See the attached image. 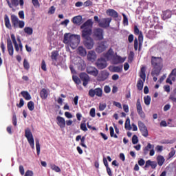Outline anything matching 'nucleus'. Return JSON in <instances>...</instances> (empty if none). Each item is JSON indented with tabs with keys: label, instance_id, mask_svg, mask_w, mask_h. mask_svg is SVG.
<instances>
[{
	"label": "nucleus",
	"instance_id": "obj_41",
	"mask_svg": "<svg viewBox=\"0 0 176 176\" xmlns=\"http://www.w3.org/2000/svg\"><path fill=\"white\" fill-rule=\"evenodd\" d=\"M28 108L29 111H34V109H35V104L32 101H30L28 102Z\"/></svg>",
	"mask_w": 176,
	"mask_h": 176
},
{
	"label": "nucleus",
	"instance_id": "obj_28",
	"mask_svg": "<svg viewBox=\"0 0 176 176\" xmlns=\"http://www.w3.org/2000/svg\"><path fill=\"white\" fill-rule=\"evenodd\" d=\"M155 146L152 145L151 143H148L147 146L143 149L144 155H148L149 153V150L154 149Z\"/></svg>",
	"mask_w": 176,
	"mask_h": 176
},
{
	"label": "nucleus",
	"instance_id": "obj_37",
	"mask_svg": "<svg viewBox=\"0 0 176 176\" xmlns=\"http://www.w3.org/2000/svg\"><path fill=\"white\" fill-rule=\"evenodd\" d=\"M36 149L37 152V155L39 156L41 154V144H39V140L36 139Z\"/></svg>",
	"mask_w": 176,
	"mask_h": 176
},
{
	"label": "nucleus",
	"instance_id": "obj_10",
	"mask_svg": "<svg viewBox=\"0 0 176 176\" xmlns=\"http://www.w3.org/2000/svg\"><path fill=\"white\" fill-rule=\"evenodd\" d=\"M138 127L140 131L142 133V135H143V137H145V138L148 137V128L146 127L145 124L142 121H138Z\"/></svg>",
	"mask_w": 176,
	"mask_h": 176
},
{
	"label": "nucleus",
	"instance_id": "obj_56",
	"mask_svg": "<svg viewBox=\"0 0 176 176\" xmlns=\"http://www.w3.org/2000/svg\"><path fill=\"white\" fill-rule=\"evenodd\" d=\"M148 35L150 36V38H153V36L156 35V32L155 30H149Z\"/></svg>",
	"mask_w": 176,
	"mask_h": 176
},
{
	"label": "nucleus",
	"instance_id": "obj_8",
	"mask_svg": "<svg viewBox=\"0 0 176 176\" xmlns=\"http://www.w3.org/2000/svg\"><path fill=\"white\" fill-rule=\"evenodd\" d=\"M97 76L98 82H104V80H107L108 78H109V72H108L107 70H103L100 72Z\"/></svg>",
	"mask_w": 176,
	"mask_h": 176
},
{
	"label": "nucleus",
	"instance_id": "obj_58",
	"mask_svg": "<svg viewBox=\"0 0 176 176\" xmlns=\"http://www.w3.org/2000/svg\"><path fill=\"white\" fill-rule=\"evenodd\" d=\"M16 107H18V108H22V107H24V100H23V98L20 99L19 104H17Z\"/></svg>",
	"mask_w": 176,
	"mask_h": 176
},
{
	"label": "nucleus",
	"instance_id": "obj_53",
	"mask_svg": "<svg viewBox=\"0 0 176 176\" xmlns=\"http://www.w3.org/2000/svg\"><path fill=\"white\" fill-rule=\"evenodd\" d=\"M41 69H43V71H47V69L46 68V62H45V60L41 61Z\"/></svg>",
	"mask_w": 176,
	"mask_h": 176
},
{
	"label": "nucleus",
	"instance_id": "obj_22",
	"mask_svg": "<svg viewBox=\"0 0 176 176\" xmlns=\"http://www.w3.org/2000/svg\"><path fill=\"white\" fill-rule=\"evenodd\" d=\"M82 16L78 15L72 18V21L74 24H76V25H80L82 24Z\"/></svg>",
	"mask_w": 176,
	"mask_h": 176
},
{
	"label": "nucleus",
	"instance_id": "obj_51",
	"mask_svg": "<svg viewBox=\"0 0 176 176\" xmlns=\"http://www.w3.org/2000/svg\"><path fill=\"white\" fill-rule=\"evenodd\" d=\"M169 100H170V101H172V102H176L175 94H171L169 96Z\"/></svg>",
	"mask_w": 176,
	"mask_h": 176
},
{
	"label": "nucleus",
	"instance_id": "obj_54",
	"mask_svg": "<svg viewBox=\"0 0 176 176\" xmlns=\"http://www.w3.org/2000/svg\"><path fill=\"white\" fill-rule=\"evenodd\" d=\"M89 115H90V116H91V118H95L96 117V109H94V108L91 109Z\"/></svg>",
	"mask_w": 176,
	"mask_h": 176
},
{
	"label": "nucleus",
	"instance_id": "obj_49",
	"mask_svg": "<svg viewBox=\"0 0 176 176\" xmlns=\"http://www.w3.org/2000/svg\"><path fill=\"white\" fill-rule=\"evenodd\" d=\"M132 144H133V145H135V144H138V137L137 136V135H134L132 137Z\"/></svg>",
	"mask_w": 176,
	"mask_h": 176
},
{
	"label": "nucleus",
	"instance_id": "obj_47",
	"mask_svg": "<svg viewBox=\"0 0 176 176\" xmlns=\"http://www.w3.org/2000/svg\"><path fill=\"white\" fill-rule=\"evenodd\" d=\"M172 80H175V77L170 76V74H169L168 78L166 79V83H169V85H173Z\"/></svg>",
	"mask_w": 176,
	"mask_h": 176
},
{
	"label": "nucleus",
	"instance_id": "obj_18",
	"mask_svg": "<svg viewBox=\"0 0 176 176\" xmlns=\"http://www.w3.org/2000/svg\"><path fill=\"white\" fill-rule=\"evenodd\" d=\"M108 48V46L105 45V41H101L98 47H96V50L97 53H102V52H105L107 49Z\"/></svg>",
	"mask_w": 176,
	"mask_h": 176
},
{
	"label": "nucleus",
	"instance_id": "obj_1",
	"mask_svg": "<svg viewBox=\"0 0 176 176\" xmlns=\"http://www.w3.org/2000/svg\"><path fill=\"white\" fill-rule=\"evenodd\" d=\"M93 20L88 19L81 26V36L83 40V45L88 50H91L94 47V39L91 38L93 34Z\"/></svg>",
	"mask_w": 176,
	"mask_h": 176
},
{
	"label": "nucleus",
	"instance_id": "obj_36",
	"mask_svg": "<svg viewBox=\"0 0 176 176\" xmlns=\"http://www.w3.org/2000/svg\"><path fill=\"white\" fill-rule=\"evenodd\" d=\"M24 32H25V34H27L28 35H32L34 30L32 29V28L25 27L24 28Z\"/></svg>",
	"mask_w": 176,
	"mask_h": 176
},
{
	"label": "nucleus",
	"instance_id": "obj_50",
	"mask_svg": "<svg viewBox=\"0 0 176 176\" xmlns=\"http://www.w3.org/2000/svg\"><path fill=\"white\" fill-rule=\"evenodd\" d=\"M85 141H86V138L85 136H82L80 140L81 143L80 144V145H81V146H82L83 148H87V146L85 144Z\"/></svg>",
	"mask_w": 176,
	"mask_h": 176
},
{
	"label": "nucleus",
	"instance_id": "obj_23",
	"mask_svg": "<svg viewBox=\"0 0 176 176\" xmlns=\"http://www.w3.org/2000/svg\"><path fill=\"white\" fill-rule=\"evenodd\" d=\"M49 96V91L45 88L42 89L40 91V97L42 100H46Z\"/></svg>",
	"mask_w": 176,
	"mask_h": 176
},
{
	"label": "nucleus",
	"instance_id": "obj_3",
	"mask_svg": "<svg viewBox=\"0 0 176 176\" xmlns=\"http://www.w3.org/2000/svg\"><path fill=\"white\" fill-rule=\"evenodd\" d=\"M133 32L135 35H139L138 38H135L134 39V50L135 52H137V50L141 52V47H142V42H144V35L142 34V32H140V29L137 25H134Z\"/></svg>",
	"mask_w": 176,
	"mask_h": 176
},
{
	"label": "nucleus",
	"instance_id": "obj_29",
	"mask_svg": "<svg viewBox=\"0 0 176 176\" xmlns=\"http://www.w3.org/2000/svg\"><path fill=\"white\" fill-rule=\"evenodd\" d=\"M4 23L6 28L8 30H12V25L10 24V20L9 19V16L8 15L4 16Z\"/></svg>",
	"mask_w": 176,
	"mask_h": 176
},
{
	"label": "nucleus",
	"instance_id": "obj_57",
	"mask_svg": "<svg viewBox=\"0 0 176 176\" xmlns=\"http://www.w3.org/2000/svg\"><path fill=\"white\" fill-rule=\"evenodd\" d=\"M80 127V129L82 130V131H87V127L86 126V123H81Z\"/></svg>",
	"mask_w": 176,
	"mask_h": 176
},
{
	"label": "nucleus",
	"instance_id": "obj_26",
	"mask_svg": "<svg viewBox=\"0 0 176 176\" xmlns=\"http://www.w3.org/2000/svg\"><path fill=\"white\" fill-rule=\"evenodd\" d=\"M113 64L118 65L124 63V59L122 56H116L113 58Z\"/></svg>",
	"mask_w": 176,
	"mask_h": 176
},
{
	"label": "nucleus",
	"instance_id": "obj_45",
	"mask_svg": "<svg viewBox=\"0 0 176 176\" xmlns=\"http://www.w3.org/2000/svg\"><path fill=\"white\" fill-rule=\"evenodd\" d=\"M72 79L76 85H80V79H79V77H78V76H73Z\"/></svg>",
	"mask_w": 176,
	"mask_h": 176
},
{
	"label": "nucleus",
	"instance_id": "obj_55",
	"mask_svg": "<svg viewBox=\"0 0 176 176\" xmlns=\"http://www.w3.org/2000/svg\"><path fill=\"white\" fill-rule=\"evenodd\" d=\"M12 124L14 126H17V117L16 114H14L12 116Z\"/></svg>",
	"mask_w": 176,
	"mask_h": 176
},
{
	"label": "nucleus",
	"instance_id": "obj_11",
	"mask_svg": "<svg viewBox=\"0 0 176 176\" xmlns=\"http://www.w3.org/2000/svg\"><path fill=\"white\" fill-rule=\"evenodd\" d=\"M111 21H112V18H102L100 19L98 25L101 28H108L111 24Z\"/></svg>",
	"mask_w": 176,
	"mask_h": 176
},
{
	"label": "nucleus",
	"instance_id": "obj_24",
	"mask_svg": "<svg viewBox=\"0 0 176 176\" xmlns=\"http://www.w3.org/2000/svg\"><path fill=\"white\" fill-rule=\"evenodd\" d=\"M77 52L80 56L82 57H85V56L87 55V52L86 51V49L83 47L82 46H80L77 49Z\"/></svg>",
	"mask_w": 176,
	"mask_h": 176
},
{
	"label": "nucleus",
	"instance_id": "obj_38",
	"mask_svg": "<svg viewBox=\"0 0 176 176\" xmlns=\"http://www.w3.org/2000/svg\"><path fill=\"white\" fill-rule=\"evenodd\" d=\"M57 57H58V51H53L52 52L51 58L53 61H57Z\"/></svg>",
	"mask_w": 176,
	"mask_h": 176
},
{
	"label": "nucleus",
	"instance_id": "obj_19",
	"mask_svg": "<svg viewBox=\"0 0 176 176\" xmlns=\"http://www.w3.org/2000/svg\"><path fill=\"white\" fill-rule=\"evenodd\" d=\"M56 123L60 129L65 128V119L60 116L56 117Z\"/></svg>",
	"mask_w": 176,
	"mask_h": 176
},
{
	"label": "nucleus",
	"instance_id": "obj_60",
	"mask_svg": "<svg viewBox=\"0 0 176 176\" xmlns=\"http://www.w3.org/2000/svg\"><path fill=\"white\" fill-rule=\"evenodd\" d=\"M129 60L130 61H133V59L134 58V52L133 51H131L129 52V57H128Z\"/></svg>",
	"mask_w": 176,
	"mask_h": 176
},
{
	"label": "nucleus",
	"instance_id": "obj_59",
	"mask_svg": "<svg viewBox=\"0 0 176 176\" xmlns=\"http://www.w3.org/2000/svg\"><path fill=\"white\" fill-rule=\"evenodd\" d=\"M32 2L34 8H39L40 5L39 1L38 0H32Z\"/></svg>",
	"mask_w": 176,
	"mask_h": 176
},
{
	"label": "nucleus",
	"instance_id": "obj_17",
	"mask_svg": "<svg viewBox=\"0 0 176 176\" xmlns=\"http://www.w3.org/2000/svg\"><path fill=\"white\" fill-rule=\"evenodd\" d=\"M7 49L8 51V54L13 57L14 53V49L13 48V44L12 43V40L10 38L7 39Z\"/></svg>",
	"mask_w": 176,
	"mask_h": 176
},
{
	"label": "nucleus",
	"instance_id": "obj_48",
	"mask_svg": "<svg viewBox=\"0 0 176 176\" xmlns=\"http://www.w3.org/2000/svg\"><path fill=\"white\" fill-rule=\"evenodd\" d=\"M84 6L85 8H88L89 6H93V1H91V0H87L84 3Z\"/></svg>",
	"mask_w": 176,
	"mask_h": 176
},
{
	"label": "nucleus",
	"instance_id": "obj_16",
	"mask_svg": "<svg viewBox=\"0 0 176 176\" xmlns=\"http://www.w3.org/2000/svg\"><path fill=\"white\" fill-rule=\"evenodd\" d=\"M104 57L107 61L113 60V57H115V52H113V49L109 48L107 53L104 54Z\"/></svg>",
	"mask_w": 176,
	"mask_h": 176
},
{
	"label": "nucleus",
	"instance_id": "obj_31",
	"mask_svg": "<svg viewBox=\"0 0 176 176\" xmlns=\"http://www.w3.org/2000/svg\"><path fill=\"white\" fill-rule=\"evenodd\" d=\"M21 94L22 96V97H23V98H25V100H26L27 101H30V100H31V94H30V93H28V91H22L21 92Z\"/></svg>",
	"mask_w": 176,
	"mask_h": 176
},
{
	"label": "nucleus",
	"instance_id": "obj_44",
	"mask_svg": "<svg viewBox=\"0 0 176 176\" xmlns=\"http://www.w3.org/2000/svg\"><path fill=\"white\" fill-rule=\"evenodd\" d=\"M110 135L111 137H113L114 138H118V135L115 134V130L113 129V127L110 126Z\"/></svg>",
	"mask_w": 176,
	"mask_h": 176
},
{
	"label": "nucleus",
	"instance_id": "obj_20",
	"mask_svg": "<svg viewBox=\"0 0 176 176\" xmlns=\"http://www.w3.org/2000/svg\"><path fill=\"white\" fill-rule=\"evenodd\" d=\"M106 13L107 16H110V17H113V19H118L119 17V13L113 9H108Z\"/></svg>",
	"mask_w": 176,
	"mask_h": 176
},
{
	"label": "nucleus",
	"instance_id": "obj_27",
	"mask_svg": "<svg viewBox=\"0 0 176 176\" xmlns=\"http://www.w3.org/2000/svg\"><path fill=\"white\" fill-rule=\"evenodd\" d=\"M172 15H173V12H171L170 10H167L163 12L162 19L163 20H167V19H170Z\"/></svg>",
	"mask_w": 176,
	"mask_h": 176
},
{
	"label": "nucleus",
	"instance_id": "obj_43",
	"mask_svg": "<svg viewBox=\"0 0 176 176\" xmlns=\"http://www.w3.org/2000/svg\"><path fill=\"white\" fill-rule=\"evenodd\" d=\"M123 16V24L124 25H129V19L127 18V16L124 13H122Z\"/></svg>",
	"mask_w": 176,
	"mask_h": 176
},
{
	"label": "nucleus",
	"instance_id": "obj_32",
	"mask_svg": "<svg viewBox=\"0 0 176 176\" xmlns=\"http://www.w3.org/2000/svg\"><path fill=\"white\" fill-rule=\"evenodd\" d=\"M164 162H166V160L164 159V157H163V155H158L157 157V162L158 166H163V164H164Z\"/></svg>",
	"mask_w": 176,
	"mask_h": 176
},
{
	"label": "nucleus",
	"instance_id": "obj_2",
	"mask_svg": "<svg viewBox=\"0 0 176 176\" xmlns=\"http://www.w3.org/2000/svg\"><path fill=\"white\" fill-rule=\"evenodd\" d=\"M151 65L153 68L151 72V76H159L162 69H163V58L162 57L151 56Z\"/></svg>",
	"mask_w": 176,
	"mask_h": 176
},
{
	"label": "nucleus",
	"instance_id": "obj_39",
	"mask_svg": "<svg viewBox=\"0 0 176 176\" xmlns=\"http://www.w3.org/2000/svg\"><path fill=\"white\" fill-rule=\"evenodd\" d=\"M50 168H51V170H53L56 173H60L61 172V169L60 168V167H58L56 164L50 165Z\"/></svg>",
	"mask_w": 176,
	"mask_h": 176
},
{
	"label": "nucleus",
	"instance_id": "obj_40",
	"mask_svg": "<svg viewBox=\"0 0 176 176\" xmlns=\"http://www.w3.org/2000/svg\"><path fill=\"white\" fill-rule=\"evenodd\" d=\"M124 128L126 130H131V125H130V118H127L126 120Z\"/></svg>",
	"mask_w": 176,
	"mask_h": 176
},
{
	"label": "nucleus",
	"instance_id": "obj_9",
	"mask_svg": "<svg viewBox=\"0 0 176 176\" xmlns=\"http://www.w3.org/2000/svg\"><path fill=\"white\" fill-rule=\"evenodd\" d=\"M94 36L98 41H102L104 39V30L101 28H96L94 30Z\"/></svg>",
	"mask_w": 176,
	"mask_h": 176
},
{
	"label": "nucleus",
	"instance_id": "obj_5",
	"mask_svg": "<svg viewBox=\"0 0 176 176\" xmlns=\"http://www.w3.org/2000/svg\"><path fill=\"white\" fill-rule=\"evenodd\" d=\"M25 137L27 138L28 142H29L32 149H35L34 136L32 135V132H31V129H30V128H27L25 130Z\"/></svg>",
	"mask_w": 176,
	"mask_h": 176
},
{
	"label": "nucleus",
	"instance_id": "obj_35",
	"mask_svg": "<svg viewBox=\"0 0 176 176\" xmlns=\"http://www.w3.org/2000/svg\"><path fill=\"white\" fill-rule=\"evenodd\" d=\"M137 89L138 90H142V89H144V81H142V80L140 79L138 81V83L136 85Z\"/></svg>",
	"mask_w": 176,
	"mask_h": 176
},
{
	"label": "nucleus",
	"instance_id": "obj_33",
	"mask_svg": "<svg viewBox=\"0 0 176 176\" xmlns=\"http://www.w3.org/2000/svg\"><path fill=\"white\" fill-rule=\"evenodd\" d=\"M11 39L12 41V43H14L16 52H19V43H17V41H16V36H14V34H11Z\"/></svg>",
	"mask_w": 176,
	"mask_h": 176
},
{
	"label": "nucleus",
	"instance_id": "obj_46",
	"mask_svg": "<svg viewBox=\"0 0 176 176\" xmlns=\"http://www.w3.org/2000/svg\"><path fill=\"white\" fill-rule=\"evenodd\" d=\"M23 67L26 71H28L30 69V63L27 60V59H24L23 60Z\"/></svg>",
	"mask_w": 176,
	"mask_h": 176
},
{
	"label": "nucleus",
	"instance_id": "obj_61",
	"mask_svg": "<svg viewBox=\"0 0 176 176\" xmlns=\"http://www.w3.org/2000/svg\"><path fill=\"white\" fill-rule=\"evenodd\" d=\"M175 155V150L172 148V151L168 153V159H171Z\"/></svg>",
	"mask_w": 176,
	"mask_h": 176
},
{
	"label": "nucleus",
	"instance_id": "obj_4",
	"mask_svg": "<svg viewBox=\"0 0 176 176\" xmlns=\"http://www.w3.org/2000/svg\"><path fill=\"white\" fill-rule=\"evenodd\" d=\"M11 22L14 28H24L25 25L24 21H20L16 15H11Z\"/></svg>",
	"mask_w": 176,
	"mask_h": 176
},
{
	"label": "nucleus",
	"instance_id": "obj_25",
	"mask_svg": "<svg viewBox=\"0 0 176 176\" xmlns=\"http://www.w3.org/2000/svg\"><path fill=\"white\" fill-rule=\"evenodd\" d=\"M111 72H117L118 74H120L122 71H123V66L120 65V66H113L110 69Z\"/></svg>",
	"mask_w": 176,
	"mask_h": 176
},
{
	"label": "nucleus",
	"instance_id": "obj_12",
	"mask_svg": "<svg viewBox=\"0 0 176 176\" xmlns=\"http://www.w3.org/2000/svg\"><path fill=\"white\" fill-rule=\"evenodd\" d=\"M86 72L88 74V75H91V76H94V78H96V76H98V69L96 68L95 67L92 66H88L86 68Z\"/></svg>",
	"mask_w": 176,
	"mask_h": 176
},
{
	"label": "nucleus",
	"instance_id": "obj_15",
	"mask_svg": "<svg viewBox=\"0 0 176 176\" xmlns=\"http://www.w3.org/2000/svg\"><path fill=\"white\" fill-rule=\"evenodd\" d=\"M96 65L98 69H104L107 66V60L102 58H99L96 63Z\"/></svg>",
	"mask_w": 176,
	"mask_h": 176
},
{
	"label": "nucleus",
	"instance_id": "obj_42",
	"mask_svg": "<svg viewBox=\"0 0 176 176\" xmlns=\"http://www.w3.org/2000/svg\"><path fill=\"white\" fill-rule=\"evenodd\" d=\"M144 104L146 105H151V96H146L144 97Z\"/></svg>",
	"mask_w": 176,
	"mask_h": 176
},
{
	"label": "nucleus",
	"instance_id": "obj_7",
	"mask_svg": "<svg viewBox=\"0 0 176 176\" xmlns=\"http://www.w3.org/2000/svg\"><path fill=\"white\" fill-rule=\"evenodd\" d=\"M88 95L91 98H94L95 96L96 97H102V89L100 87L91 89L89 90Z\"/></svg>",
	"mask_w": 176,
	"mask_h": 176
},
{
	"label": "nucleus",
	"instance_id": "obj_64",
	"mask_svg": "<svg viewBox=\"0 0 176 176\" xmlns=\"http://www.w3.org/2000/svg\"><path fill=\"white\" fill-rule=\"evenodd\" d=\"M19 19H21L22 20H24L25 16H24V11L21 10L19 12Z\"/></svg>",
	"mask_w": 176,
	"mask_h": 176
},
{
	"label": "nucleus",
	"instance_id": "obj_52",
	"mask_svg": "<svg viewBox=\"0 0 176 176\" xmlns=\"http://www.w3.org/2000/svg\"><path fill=\"white\" fill-rule=\"evenodd\" d=\"M104 93H106V94L111 93V87H109V85L104 86Z\"/></svg>",
	"mask_w": 176,
	"mask_h": 176
},
{
	"label": "nucleus",
	"instance_id": "obj_6",
	"mask_svg": "<svg viewBox=\"0 0 176 176\" xmlns=\"http://www.w3.org/2000/svg\"><path fill=\"white\" fill-rule=\"evenodd\" d=\"M79 43H80V36L72 34L69 44L72 49H76Z\"/></svg>",
	"mask_w": 176,
	"mask_h": 176
},
{
	"label": "nucleus",
	"instance_id": "obj_62",
	"mask_svg": "<svg viewBox=\"0 0 176 176\" xmlns=\"http://www.w3.org/2000/svg\"><path fill=\"white\" fill-rule=\"evenodd\" d=\"M25 176H34V172L32 170H28L25 173Z\"/></svg>",
	"mask_w": 176,
	"mask_h": 176
},
{
	"label": "nucleus",
	"instance_id": "obj_13",
	"mask_svg": "<svg viewBox=\"0 0 176 176\" xmlns=\"http://www.w3.org/2000/svg\"><path fill=\"white\" fill-rule=\"evenodd\" d=\"M80 80L82 82V86L86 87L87 85H89V82H90V76H88L86 73H80Z\"/></svg>",
	"mask_w": 176,
	"mask_h": 176
},
{
	"label": "nucleus",
	"instance_id": "obj_34",
	"mask_svg": "<svg viewBox=\"0 0 176 176\" xmlns=\"http://www.w3.org/2000/svg\"><path fill=\"white\" fill-rule=\"evenodd\" d=\"M64 43L70 44L71 43V35L69 36V34H65L64 38H63Z\"/></svg>",
	"mask_w": 176,
	"mask_h": 176
},
{
	"label": "nucleus",
	"instance_id": "obj_21",
	"mask_svg": "<svg viewBox=\"0 0 176 176\" xmlns=\"http://www.w3.org/2000/svg\"><path fill=\"white\" fill-rule=\"evenodd\" d=\"M87 60H89V61H96V59L97 58V54H96V52H94V50H91L88 52L87 54Z\"/></svg>",
	"mask_w": 176,
	"mask_h": 176
},
{
	"label": "nucleus",
	"instance_id": "obj_30",
	"mask_svg": "<svg viewBox=\"0 0 176 176\" xmlns=\"http://www.w3.org/2000/svg\"><path fill=\"white\" fill-rule=\"evenodd\" d=\"M145 72H146V68L145 67H141L140 76L144 82H145V79H146V74Z\"/></svg>",
	"mask_w": 176,
	"mask_h": 176
},
{
	"label": "nucleus",
	"instance_id": "obj_14",
	"mask_svg": "<svg viewBox=\"0 0 176 176\" xmlns=\"http://www.w3.org/2000/svg\"><path fill=\"white\" fill-rule=\"evenodd\" d=\"M136 109L140 118H142V119H145V113H144V111H142V106H141V101L140 99L137 100Z\"/></svg>",
	"mask_w": 176,
	"mask_h": 176
},
{
	"label": "nucleus",
	"instance_id": "obj_63",
	"mask_svg": "<svg viewBox=\"0 0 176 176\" xmlns=\"http://www.w3.org/2000/svg\"><path fill=\"white\" fill-rule=\"evenodd\" d=\"M107 108V104H100L99 105V111H104Z\"/></svg>",
	"mask_w": 176,
	"mask_h": 176
}]
</instances>
